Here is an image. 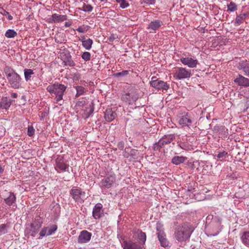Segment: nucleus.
I'll return each instance as SVG.
<instances>
[{
  "instance_id": "1",
  "label": "nucleus",
  "mask_w": 249,
  "mask_h": 249,
  "mask_svg": "<svg viewBox=\"0 0 249 249\" xmlns=\"http://www.w3.org/2000/svg\"><path fill=\"white\" fill-rule=\"evenodd\" d=\"M4 71L11 88L18 89L21 87L22 78L14 69L7 66L4 68Z\"/></svg>"
},
{
  "instance_id": "2",
  "label": "nucleus",
  "mask_w": 249,
  "mask_h": 249,
  "mask_svg": "<svg viewBox=\"0 0 249 249\" xmlns=\"http://www.w3.org/2000/svg\"><path fill=\"white\" fill-rule=\"evenodd\" d=\"M66 89L67 87L64 85L55 83L49 85L47 88V90L50 93L52 96L55 97V99L57 103L62 100L63 94Z\"/></svg>"
},
{
  "instance_id": "3",
  "label": "nucleus",
  "mask_w": 249,
  "mask_h": 249,
  "mask_svg": "<svg viewBox=\"0 0 249 249\" xmlns=\"http://www.w3.org/2000/svg\"><path fill=\"white\" fill-rule=\"evenodd\" d=\"M191 235V231L189 225L187 223H184L181 226L176 228L175 231L176 239L178 242H183L188 240Z\"/></svg>"
},
{
  "instance_id": "4",
  "label": "nucleus",
  "mask_w": 249,
  "mask_h": 249,
  "mask_svg": "<svg viewBox=\"0 0 249 249\" xmlns=\"http://www.w3.org/2000/svg\"><path fill=\"white\" fill-rule=\"evenodd\" d=\"M43 221L40 216H36L33 221L27 226L25 230V234L27 236H31L35 237L38 232L41 228Z\"/></svg>"
},
{
  "instance_id": "5",
  "label": "nucleus",
  "mask_w": 249,
  "mask_h": 249,
  "mask_svg": "<svg viewBox=\"0 0 249 249\" xmlns=\"http://www.w3.org/2000/svg\"><path fill=\"white\" fill-rule=\"evenodd\" d=\"M138 90L132 87L127 89V92H124L121 95V99L124 102L131 104L135 101L139 97Z\"/></svg>"
},
{
  "instance_id": "6",
  "label": "nucleus",
  "mask_w": 249,
  "mask_h": 249,
  "mask_svg": "<svg viewBox=\"0 0 249 249\" xmlns=\"http://www.w3.org/2000/svg\"><path fill=\"white\" fill-rule=\"evenodd\" d=\"M54 169L58 173L61 172H69V165L63 157L58 156L55 159Z\"/></svg>"
},
{
  "instance_id": "7",
  "label": "nucleus",
  "mask_w": 249,
  "mask_h": 249,
  "mask_svg": "<svg viewBox=\"0 0 249 249\" xmlns=\"http://www.w3.org/2000/svg\"><path fill=\"white\" fill-rule=\"evenodd\" d=\"M70 195L77 203H82L84 201L85 192L81 188L74 187L70 190Z\"/></svg>"
},
{
  "instance_id": "8",
  "label": "nucleus",
  "mask_w": 249,
  "mask_h": 249,
  "mask_svg": "<svg viewBox=\"0 0 249 249\" xmlns=\"http://www.w3.org/2000/svg\"><path fill=\"white\" fill-rule=\"evenodd\" d=\"M150 86L162 92L167 91L170 87L169 84L159 79H156V77L153 76L150 82Z\"/></svg>"
},
{
  "instance_id": "9",
  "label": "nucleus",
  "mask_w": 249,
  "mask_h": 249,
  "mask_svg": "<svg viewBox=\"0 0 249 249\" xmlns=\"http://www.w3.org/2000/svg\"><path fill=\"white\" fill-rule=\"evenodd\" d=\"M116 176L114 174H111L105 177L102 179L100 185L102 189H109L112 187L116 182Z\"/></svg>"
},
{
  "instance_id": "10",
  "label": "nucleus",
  "mask_w": 249,
  "mask_h": 249,
  "mask_svg": "<svg viewBox=\"0 0 249 249\" xmlns=\"http://www.w3.org/2000/svg\"><path fill=\"white\" fill-rule=\"evenodd\" d=\"M57 229V226L56 224H50L47 226H44L39 233V237L38 238L40 239L45 236L51 235L54 233Z\"/></svg>"
},
{
  "instance_id": "11",
  "label": "nucleus",
  "mask_w": 249,
  "mask_h": 249,
  "mask_svg": "<svg viewBox=\"0 0 249 249\" xmlns=\"http://www.w3.org/2000/svg\"><path fill=\"white\" fill-rule=\"evenodd\" d=\"M191 73L190 70H187L184 68H178L174 77L176 79L180 80L187 78L191 76Z\"/></svg>"
},
{
  "instance_id": "12",
  "label": "nucleus",
  "mask_w": 249,
  "mask_h": 249,
  "mask_svg": "<svg viewBox=\"0 0 249 249\" xmlns=\"http://www.w3.org/2000/svg\"><path fill=\"white\" fill-rule=\"evenodd\" d=\"M175 139V136L172 135H165L161 139H160L158 143L155 145V148H159V147H162L166 144L170 143Z\"/></svg>"
},
{
  "instance_id": "13",
  "label": "nucleus",
  "mask_w": 249,
  "mask_h": 249,
  "mask_svg": "<svg viewBox=\"0 0 249 249\" xmlns=\"http://www.w3.org/2000/svg\"><path fill=\"white\" fill-rule=\"evenodd\" d=\"M158 231L157 234L160 243V245L163 247H166L168 245V241L166 238V235L161 227H157Z\"/></svg>"
},
{
  "instance_id": "14",
  "label": "nucleus",
  "mask_w": 249,
  "mask_h": 249,
  "mask_svg": "<svg viewBox=\"0 0 249 249\" xmlns=\"http://www.w3.org/2000/svg\"><path fill=\"white\" fill-rule=\"evenodd\" d=\"M180 61L184 65L187 66L188 67L191 68H196L198 64L197 59L189 57H182L180 59Z\"/></svg>"
},
{
  "instance_id": "15",
  "label": "nucleus",
  "mask_w": 249,
  "mask_h": 249,
  "mask_svg": "<svg viewBox=\"0 0 249 249\" xmlns=\"http://www.w3.org/2000/svg\"><path fill=\"white\" fill-rule=\"evenodd\" d=\"M67 19V16L65 15H59L55 13L49 18L47 21L49 23H59L63 22Z\"/></svg>"
},
{
  "instance_id": "16",
  "label": "nucleus",
  "mask_w": 249,
  "mask_h": 249,
  "mask_svg": "<svg viewBox=\"0 0 249 249\" xmlns=\"http://www.w3.org/2000/svg\"><path fill=\"white\" fill-rule=\"evenodd\" d=\"M103 205L101 203L96 204L92 211V216L94 219H97L103 215Z\"/></svg>"
},
{
  "instance_id": "17",
  "label": "nucleus",
  "mask_w": 249,
  "mask_h": 249,
  "mask_svg": "<svg viewBox=\"0 0 249 249\" xmlns=\"http://www.w3.org/2000/svg\"><path fill=\"white\" fill-rule=\"evenodd\" d=\"M91 233L87 231H82L78 238V242L79 243H86L91 239Z\"/></svg>"
},
{
  "instance_id": "18",
  "label": "nucleus",
  "mask_w": 249,
  "mask_h": 249,
  "mask_svg": "<svg viewBox=\"0 0 249 249\" xmlns=\"http://www.w3.org/2000/svg\"><path fill=\"white\" fill-rule=\"evenodd\" d=\"M234 82L238 86L249 87V79L241 75H239L234 79Z\"/></svg>"
},
{
  "instance_id": "19",
  "label": "nucleus",
  "mask_w": 249,
  "mask_h": 249,
  "mask_svg": "<svg viewBox=\"0 0 249 249\" xmlns=\"http://www.w3.org/2000/svg\"><path fill=\"white\" fill-rule=\"evenodd\" d=\"M122 246L124 249H145L143 247L131 241H124Z\"/></svg>"
},
{
  "instance_id": "20",
  "label": "nucleus",
  "mask_w": 249,
  "mask_h": 249,
  "mask_svg": "<svg viewBox=\"0 0 249 249\" xmlns=\"http://www.w3.org/2000/svg\"><path fill=\"white\" fill-rule=\"evenodd\" d=\"M5 203L9 206L17 207L16 197L14 193L10 192L9 196L4 199Z\"/></svg>"
},
{
  "instance_id": "21",
  "label": "nucleus",
  "mask_w": 249,
  "mask_h": 249,
  "mask_svg": "<svg viewBox=\"0 0 249 249\" xmlns=\"http://www.w3.org/2000/svg\"><path fill=\"white\" fill-rule=\"evenodd\" d=\"M162 22L159 20H155L151 21L148 25L147 29L150 32H155L161 26Z\"/></svg>"
},
{
  "instance_id": "22",
  "label": "nucleus",
  "mask_w": 249,
  "mask_h": 249,
  "mask_svg": "<svg viewBox=\"0 0 249 249\" xmlns=\"http://www.w3.org/2000/svg\"><path fill=\"white\" fill-rule=\"evenodd\" d=\"M60 56L61 59L63 61L65 65L70 66H73L74 65V62L71 59V56L69 53H67L64 55L61 53Z\"/></svg>"
},
{
  "instance_id": "23",
  "label": "nucleus",
  "mask_w": 249,
  "mask_h": 249,
  "mask_svg": "<svg viewBox=\"0 0 249 249\" xmlns=\"http://www.w3.org/2000/svg\"><path fill=\"white\" fill-rule=\"evenodd\" d=\"M134 236L138 239L139 242L144 244L146 239V236L145 232L141 230H137L134 233Z\"/></svg>"
},
{
  "instance_id": "24",
  "label": "nucleus",
  "mask_w": 249,
  "mask_h": 249,
  "mask_svg": "<svg viewBox=\"0 0 249 249\" xmlns=\"http://www.w3.org/2000/svg\"><path fill=\"white\" fill-rule=\"evenodd\" d=\"M116 116V113L112 110H106L105 119L108 122L113 121Z\"/></svg>"
},
{
  "instance_id": "25",
  "label": "nucleus",
  "mask_w": 249,
  "mask_h": 249,
  "mask_svg": "<svg viewBox=\"0 0 249 249\" xmlns=\"http://www.w3.org/2000/svg\"><path fill=\"white\" fill-rule=\"evenodd\" d=\"M238 68L243 70L246 74H249V63L246 60L240 62Z\"/></svg>"
},
{
  "instance_id": "26",
  "label": "nucleus",
  "mask_w": 249,
  "mask_h": 249,
  "mask_svg": "<svg viewBox=\"0 0 249 249\" xmlns=\"http://www.w3.org/2000/svg\"><path fill=\"white\" fill-rule=\"evenodd\" d=\"M242 243L247 247H249V231H244L240 237Z\"/></svg>"
},
{
  "instance_id": "27",
  "label": "nucleus",
  "mask_w": 249,
  "mask_h": 249,
  "mask_svg": "<svg viewBox=\"0 0 249 249\" xmlns=\"http://www.w3.org/2000/svg\"><path fill=\"white\" fill-rule=\"evenodd\" d=\"M180 124L184 126H188L192 123L191 120L189 118L188 115L183 116L179 120Z\"/></svg>"
},
{
  "instance_id": "28",
  "label": "nucleus",
  "mask_w": 249,
  "mask_h": 249,
  "mask_svg": "<svg viewBox=\"0 0 249 249\" xmlns=\"http://www.w3.org/2000/svg\"><path fill=\"white\" fill-rule=\"evenodd\" d=\"M186 160V158L183 156H175L172 160V162L176 165L183 163Z\"/></svg>"
},
{
  "instance_id": "29",
  "label": "nucleus",
  "mask_w": 249,
  "mask_h": 249,
  "mask_svg": "<svg viewBox=\"0 0 249 249\" xmlns=\"http://www.w3.org/2000/svg\"><path fill=\"white\" fill-rule=\"evenodd\" d=\"M82 46L88 50L91 49L92 45L93 44V41L91 39L89 38L88 39H83L81 40Z\"/></svg>"
},
{
  "instance_id": "30",
  "label": "nucleus",
  "mask_w": 249,
  "mask_h": 249,
  "mask_svg": "<svg viewBox=\"0 0 249 249\" xmlns=\"http://www.w3.org/2000/svg\"><path fill=\"white\" fill-rule=\"evenodd\" d=\"M34 74L33 70L32 69H25L24 70V74L25 79L28 81L31 79V76Z\"/></svg>"
},
{
  "instance_id": "31",
  "label": "nucleus",
  "mask_w": 249,
  "mask_h": 249,
  "mask_svg": "<svg viewBox=\"0 0 249 249\" xmlns=\"http://www.w3.org/2000/svg\"><path fill=\"white\" fill-rule=\"evenodd\" d=\"M11 102L8 100L7 98L2 99L0 103V107L2 109H7L10 106Z\"/></svg>"
},
{
  "instance_id": "32",
  "label": "nucleus",
  "mask_w": 249,
  "mask_h": 249,
  "mask_svg": "<svg viewBox=\"0 0 249 249\" xmlns=\"http://www.w3.org/2000/svg\"><path fill=\"white\" fill-rule=\"evenodd\" d=\"M227 8L228 12H233L237 10V5L235 2L231 1L227 4Z\"/></svg>"
},
{
  "instance_id": "33",
  "label": "nucleus",
  "mask_w": 249,
  "mask_h": 249,
  "mask_svg": "<svg viewBox=\"0 0 249 249\" xmlns=\"http://www.w3.org/2000/svg\"><path fill=\"white\" fill-rule=\"evenodd\" d=\"M17 36V32L12 29H8L5 34V36L7 38H14Z\"/></svg>"
},
{
  "instance_id": "34",
  "label": "nucleus",
  "mask_w": 249,
  "mask_h": 249,
  "mask_svg": "<svg viewBox=\"0 0 249 249\" xmlns=\"http://www.w3.org/2000/svg\"><path fill=\"white\" fill-rule=\"evenodd\" d=\"M79 9L84 12H91L93 10V7L90 4H87L84 3L82 7Z\"/></svg>"
},
{
  "instance_id": "35",
  "label": "nucleus",
  "mask_w": 249,
  "mask_h": 249,
  "mask_svg": "<svg viewBox=\"0 0 249 249\" xmlns=\"http://www.w3.org/2000/svg\"><path fill=\"white\" fill-rule=\"evenodd\" d=\"M76 96L78 97L81 95H82L85 91L86 89L85 88H84L82 86H77L76 87Z\"/></svg>"
},
{
  "instance_id": "36",
  "label": "nucleus",
  "mask_w": 249,
  "mask_h": 249,
  "mask_svg": "<svg viewBox=\"0 0 249 249\" xmlns=\"http://www.w3.org/2000/svg\"><path fill=\"white\" fill-rule=\"evenodd\" d=\"M117 3L120 4V6L122 8H125L129 6V3L125 0H116Z\"/></svg>"
},
{
  "instance_id": "37",
  "label": "nucleus",
  "mask_w": 249,
  "mask_h": 249,
  "mask_svg": "<svg viewBox=\"0 0 249 249\" xmlns=\"http://www.w3.org/2000/svg\"><path fill=\"white\" fill-rule=\"evenodd\" d=\"M89 29V26L87 25H82L80 27H79L76 30L79 32L82 33H85L87 32L88 30Z\"/></svg>"
},
{
  "instance_id": "38",
  "label": "nucleus",
  "mask_w": 249,
  "mask_h": 249,
  "mask_svg": "<svg viewBox=\"0 0 249 249\" xmlns=\"http://www.w3.org/2000/svg\"><path fill=\"white\" fill-rule=\"evenodd\" d=\"M90 53L88 52L83 53L82 55V58L86 61H89L90 59Z\"/></svg>"
},
{
  "instance_id": "39",
  "label": "nucleus",
  "mask_w": 249,
  "mask_h": 249,
  "mask_svg": "<svg viewBox=\"0 0 249 249\" xmlns=\"http://www.w3.org/2000/svg\"><path fill=\"white\" fill-rule=\"evenodd\" d=\"M128 74V71L127 70L123 71L121 72H117L113 74L114 77H119L122 76L126 75Z\"/></svg>"
},
{
  "instance_id": "40",
  "label": "nucleus",
  "mask_w": 249,
  "mask_h": 249,
  "mask_svg": "<svg viewBox=\"0 0 249 249\" xmlns=\"http://www.w3.org/2000/svg\"><path fill=\"white\" fill-rule=\"evenodd\" d=\"M35 130L32 126L28 127L27 134L29 136H33L35 134Z\"/></svg>"
},
{
  "instance_id": "41",
  "label": "nucleus",
  "mask_w": 249,
  "mask_h": 249,
  "mask_svg": "<svg viewBox=\"0 0 249 249\" xmlns=\"http://www.w3.org/2000/svg\"><path fill=\"white\" fill-rule=\"evenodd\" d=\"M7 232L6 226L4 224L0 226V235L5 234Z\"/></svg>"
},
{
  "instance_id": "42",
  "label": "nucleus",
  "mask_w": 249,
  "mask_h": 249,
  "mask_svg": "<svg viewBox=\"0 0 249 249\" xmlns=\"http://www.w3.org/2000/svg\"><path fill=\"white\" fill-rule=\"evenodd\" d=\"M48 113H49V110H48L47 111L40 112L39 113V116L40 117V120L41 121L43 120L44 118L48 114Z\"/></svg>"
},
{
  "instance_id": "43",
  "label": "nucleus",
  "mask_w": 249,
  "mask_h": 249,
  "mask_svg": "<svg viewBox=\"0 0 249 249\" xmlns=\"http://www.w3.org/2000/svg\"><path fill=\"white\" fill-rule=\"evenodd\" d=\"M228 155V153L225 151H223L221 152H219V153L217 155V157L218 159H222L224 157H226Z\"/></svg>"
},
{
  "instance_id": "44",
  "label": "nucleus",
  "mask_w": 249,
  "mask_h": 249,
  "mask_svg": "<svg viewBox=\"0 0 249 249\" xmlns=\"http://www.w3.org/2000/svg\"><path fill=\"white\" fill-rule=\"evenodd\" d=\"M155 0H141V3H146L147 4H154L155 3Z\"/></svg>"
},
{
  "instance_id": "45",
  "label": "nucleus",
  "mask_w": 249,
  "mask_h": 249,
  "mask_svg": "<svg viewBox=\"0 0 249 249\" xmlns=\"http://www.w3.org/2000/svg\"><path fill=\"white\" fill-rule=\"evenodd\" d=\"M244 19V17L243 16H238L236 18V22L238 23V24H240Z\"/></svg>"
},
{
  "instance_id": "46",
  "label": "nucleus",
  "mask_w": 249,
  "mask_h": 249,
  "mask_svg": "<svg viewBox=\"0 0 249 249\" xmlns=\"http://www.w3.org/2000/svg\"><path fill=\"white\" fill-rule=\"evenodd\" d=\"M118 146L120 149H123L124 147V144L123 142H119L118 144Z\"/></svg>"
},
{
  "instance_id": "47",
  "label": "nucleus",
  "mask_w": 249,
  "mask_h": 249,
  "mask_svg": "<svg viewBox=\"0 0 249 249\" xmlns=\"http://www.w3.org/2000/svg\"><path fill=\"white\" fill-rule=\"evenodd\" d=\"M72 24V22L71 21H68V22H66L65 23V26L66 27H70Z\"/></svg>"
},
{
  "instance_id": "48",
  "label": "nucleus",
  "mask_w": 249,
  "mask_h": 249,
  "mask_svg": "<svg viewBox=\"0 0 249 249\" xmlns=\"http://www.w3.org/2000/svg\"><path fill=\"white\" fill-rule=\"evenodd\" d=\"M8 15V19L9 20H11L13 19V17L11 15H9V14L8 12H6V14H5V15Z\"/></svg>"
},
{
  "instance_id": "49",
  "label": "nucleus",
  "mask_w": 249,
  "mask_h": 249,
  "mask_svg": "<svg viewBox=\"0 0 249 249\" xmlns=\"http://www.w3.org/2000/svg\"><path fill=\"white\" fill-rule=\"evenodd\" d=\"M11 97L16 98L18 97V94L15 92H12L11 94Z\"/></svg>"
},
{
  "instance_id": "50",
  "label": "nucleus",
  "mask_w": 249,
  "mask_h": 249,
  "mask_svg": "<svg viewBox=\"0 0 249 249\" xmlns=\"http://www.w3.org/2000/svg\"><path fill=\"white\" fill-rule=\"evenodd\" d=\"M88 110H89V112H88V113H89L88 115L86 117V118L88 117L90 114H92L94 110H92V109L84 110L85 111H87Z\"/></svg>"
},
{
  "instance_id": "51",
  "label": "nucleus",
  "mask_w": 249,
  "mask_h": 249,
  "mask_svg": "<svg viewBox=\"0 0 249 249\" xmlns=\"http://www.w3.org/2000/svg\"><path fill=\"white\" fill-rule=\"evenodd\" d=\"M222 129L224 130V135H225L226 133L227 132V129H226L225 126H222Z\"/></svg>"
},
{
  "instance_id": "52",
  "label": "nucleus",
  "mask_w": 249,
  "mask_h": 249,
  "mask_svg": "<svg viewBox=\"0 0 249 249\" xmlns=\"http://www.w3.org/2000/svg\"><path fill=\"white\" fill-rule=\"evenodd\" d=\"M4 170L2 168V167L0 165V174H1L3 173Z\"/></svg>"
},
{
  "instance_id": "53",
  "label": "nucleus",
  "mask_w": 249,
  "mask_h": 249,
  "mask_svg": "<svg viewBox=\"0 0 249 249\" xmlns=\"http://www.w3.org/2000/svg\"><path fill=\"white\" fill-rule=\"evenodd\" d=\"M101 2L106 1L107 0H99Z\"/></svg>"
},
{
  "instance_id": "54",
  "label": "nucleus",
  "mask_w": 249,
  "mask_h": 249,
  "mask_svg": "<svg viewBox=\"0 0 249 249\" xmlns=\"http://www.w3.org/2000/svg\"><path fill=\"white\" fill-rule=\"evenodd\" d=\"M109 40L110 41H112V39H111V37H110V38H109Z\"/></svg>"
}]
</instances>
